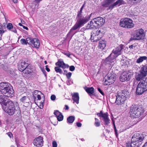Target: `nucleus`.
I'll list each match as a JSON object with an SVG mask.
<instances>
[{"label":"nucleus","mask_w":147,"mask_h":147,"mask_svg":"<svg viewBox=\"0 0 147 147\" xmlns=\"http://www.w3.org/2000/svg\"><path fill=\"white\" fill-rule=\"evenodd\" d=\"M65 110H67L69 109V107L67 105H65Z\"/></svg>","instance_id":"nucleus-58"},{"label":"nucleus","mask_w":147,"mask_h":147,"mask_svg":"<svg viewBox=\"0 0 147 147\" xmlns=\"http://www.w3.org/2000/svg\"><path fill=\"white\" fill-rule=\"evenodd\" d=\"M13 27L12 24L10 23H9L7 25V28L9 30L11 29Z\"/></svg>","instance_id":"nucleus-39"},{"label":"nucleus","mask_w":147,"mask_h":147,"mask_svg":"<svg viewBox=\"0 0 147 147\" xmlns=\"http://www.w3.org/2000/svg\"><path fill=\"white\" fill-rule=\"evenodd\" d=\"M94 19L90 22V23L88 24V27L90 29H93L94 28L97 27L96 25V22H94Z\"/></svg>","instance_id":"nucleus-24"},{"label":"nucleus","mask_w":147,"mask_h":147,"mask_svg":"<svg viewBox=\"0 0 147 147\" xmlns=\"http://www.w3.org/2000/svg\"><path fill=\"white\" fill-rule=\"evenodd\" d=\"M105 78H106L107 79L110 80V82L114 83V75L111 74H108L107 76H106Z\"/></svg>","instance_id":"nucleus-26"},{"label":"nucleus","mask_w":147,"mask_h":147,"mask_svg":"<svg viewBox=\"0 0 147 147\" xmlns=\"http://www.w3.org/2000/svg\"><path fill=\"white\" fill-rule=\"evenodd\" d=\"M52 146L53 147H57V142L55 141H53L52 142Z\"/></svg>","instance_id":"nucleus-43"},{"label":"nucleus","mask_w":147,"mask_h":147,"mask_svg":"<svg viewBox=\"0 0 147 147\" xmlns=\"http://www.w3.org/2000/svg\"><path fill=\"white\" fill-rule=\"evenodd\" d=\"M145 34L144 30L142 29L137 30L136 33L133 34L131 36V38L133 40H140L144 38Z\"/></svg>","instance_id":"nucleus-8"},{"label":"nucleus","mask_w":147,"mask_h":147,"mask_svg":"<svg viewBox=\"0 0 147 147\" xmlns=\"http://www.w3.org/2000/svg\"><path fill=\"white\" fill-rule=\"evenodd\" d=\"M138 45L137 43H135L132 45H131L129 46V48L131 51L133 50Z\"/></svg>","instance_id":"nucleus-35"},{"label":"nucleus","mask_w":147,"mask_h":147,"mask_svg":"<svg viewBox=\"0 0 147 147\" xmlns=\"http://www.w3.org/2000/svg\"><path fill=\"white\" fill-rule=\"evenodd\" d=\"M126 146L127 147H131V143L128 142L126 143Z\"/></svg>","instance_id":"nucleus-53"},{"label":"nucleus","mask_w":147,"mask_h":147,"mask_svg":"<svg viewBox=\"0 0 147 147\" xmlns=\"http://www.w3.org/2000/svg\"><path fill=\"white\" fill-rule=\"evenodd\" d=\"M113 123V125L114 126L115 133V134L116 135V137H117L118 134H117V130L116 129V128L115 126V123Z\"/></svg>","instance_id":"nucleus-44"},{"label":"nucleus","mask_w":147,"mask_h":147,"mask_svg":"<svg viewBox=\"0 0 147 147\" xmlns=\"http://www.w3.org/2000/svg\"><path fill=\"white\" fill-rule=\"evenodd\" d=\"M31 42L30 45L33 47L38 48L39 46L40 42L39 40L37 38H31Z\"/></svg>","instance_id":"nucleus-14"},{"label":"nucleus","mask_w":147,"mask_h":147,"mask_svg":"<svg viewBox=\"0 0 147 147\" xmlns=\"http://www.w3.org/2000/svg\"><path fill=\"white\" fill-rule=\"evenodd\" d=\"M124 3V2L123 0H120V5Z\"/></svg>","instance_id":"nucleus-57"},{"label":"nucleus","mask_w":147,"mask_h":147,"mask_svg":"<svg viewBox=\"0 0 147 147\" xmlns=\"http://www.w3.org/2000/svg\"><path fill=\"white\" fill-rule=\"evenodd\" d=\"M5 106L7 107L5 110L6 112L10 115H13L15 112V109L13 102L10 100H8Z\"/></svg>","instance_id":"nucleus-9"},{"label":"nucleus","mask_w":147,"mask_h":147,"mask_svg":"<svg viewBox=\"0 0 147 147\" xmlns=\"http://www.w3.org/2000/svg\"><path fill=\"white\" fill-rule=\"evenodd\" d=\"M75 67L74 66H71L69 67V70L71 71H73L74 70Z\"/></svg>","instance_id":"nucleus-46"},{"label":"nucleus","mask_w":147,"mask_h":147,"mask_svg":"<svg viewBox=\"0 0 147 147\" xmlns=\"http://www.w3.org/2000/svg\"><path fill=\"white\" fill-rule=\"evenodd\" d=\"M94 22H96V25L97 26H102L105 22L104 19L101 17H98L94 18Z\"/></svg>","instance_id":"nucleus-15"},{"label":"nucleus","mask_w":147,"mask_h":147,"mask_svg":"<svg viewBox=\"0 0 147 147\" xmlns=\"http://www.w3.org/2000/svg\"><path fill=\"white\" fill-rule=\"evenodd\" d=\"M106 47L105 41V40H101L99 42L98 47L101 49H103Z\"/></svg>","instance_id":"nucleus-25"},{"label":"nucleus","mask_w":147,"mask_h":147,"mask_svg":"<svg viewBox=\"0 0 147 147\" xmlns=\"http://www.w3.org/2000/svg\"><path fill=\"white\" fill-rule=\"evenodd\" d=\"M22 27L24 29H25L27 30H28V27H26L23 25L22 26Z\"/></svg>","instance_id":"nucleus-59"},{"label":"nucleus","mask_w":147,"mask_h":147,"mask_svg":"<svg viewBox=\"0 0 147 147\" xmlns=\"http://www.w3.org/2000/svg\"><path fill=\"white\" fill-rule=\"evenodd\" d=\"M124 46L122 45H120V48H121V49H122L123 48Z\"/></svg>","instance_id":"nucleus-62"},{"label":"nucleus","mask_w":147,"mask_h":147,"mask_svg":"<svg viewBox=\"0 0 147 147\" xmlns=\"http://www.w3.org/2000/svg\"><path fill=\"white\" fill-rule=\"evenodd\" d=\"M119 3V0H118L116 2L114 3L113 4L110 5L108 8L107 9L108 10L111 9V10L113 8L117 5Z\"/></svg>","instance_id":"nucleus-31"},{"label":"nucleus","mask_w":147,"mask_h":147,"mask_svg":"<svg viewBox=\"0 0 147 147\" xmlns=\"http://www.w3.org/2000/svg\"><path fill=\"white\" fill-rule=\"evenodd\" d=\"M48 66L47 65L46 66V69L48 72H49L50 71V69L48 68Z\"/></svg>","instance_id":"nucleus-55"},{"label":"nucleus","mask_w":147,"mask_h":147,"mask_svg":"<svg viewBox=\"0 0 147 147\" xmlns=\"http://www.w3.org/2000/svg\"><path fill=\"white\" fill-rule=\"evenodd\" d=\"M12 1H13L14 3H17L18 0H11Z\"/></svg>","instance_id":"nucleus-63"},{"label":"nucleus","mask_w":147,"mask_h":147,"mask_svg":"<svg viewBox=\"0 0 147 147\" xmlns=\"http://www.w3.org/2000/svg\"><path fill=\"white\" fill-rule=\"evenodd\" d=\"M102 120L105 122V124L106 125H108L110 123V120L108 117L102 119Z\"/></svg>","instance_id":"nucleus-36"},{"label":"nucleus","mask_w":147,"mask_h":147,"mask_svg":"<svg viewBox=\"0 0 147 147\" xmlns=\"http://www.w3.org/2000/svg\"><path fill=\"white\" fill-rule=\"evenodd\" d=\"M39 93H41L43 95V94L40 91H38V90H36L34 91L33 93V96H34L35 95H38V94H39Z\"/></svg>","instance_id":"nucleus-38"},{"label":"nucleus","mask_w":147,"mask_h":147,"mask_svg":"<svg viewBox=\"0 0 147 147\" xmlns=\"http://www.w3.org/2000/svg\"><path fill=\"white\" fill-rule=\"evenodd\" d=\"M147 75V66L141 67L139 73L136 76L138 81H140L137 85L136 89L137 95H141L147 90V78H145Z\"/></svg>","instance_id":"nucleus-1"},{"label":"nucleus","mask_w":147,"mask_h":147,"mask_svg":"<svg viewBox=\"0 0 147 147\" xmlns=\"http://www.w3.org/2000/svg\"><path fill=\"white\" fill-rule=\"evenodd\" d=\"M75 117L73 116H70L67 118V122L69 123H72L75 120Z\"/></svg>","instance_id":"nucleus-30"},{"label":"nucleus","mask_w":147,"mask_h":147,"mask_svg":"<svg viewBox=\"0 0 147 147\" xmlns=\"http://www.w3.org/2000/svg\"><path fill=\"white\" fill-rule=\"evenodd\" d=\"M0 91L2 94L8 97H12L13 93L11 87L7 86L6 83L3 82L0 83Z\"/></svg>","instance_id":"nucleus-3"},{"label":"nucleus","mask_w":147,"mask_h":147,"mask_svg":"<svg viewBox=\"0 0 147 147\" xmlns=\"http://www.w3.org/2000/svg\"><path fill=\"white\" fill-rule=\"evenodd\" d=\"M56 65H57L59 67H61L63 69L66 68H68L69 66L68 65L65 64L63 61L59 60L58 61L55 63Z\"/></svg>","instance_id":"nucleus-16"},{"label":"nucleus","mask_w":147,"mask_h":147,"mask_svg":"<svg viewBox=\"0 0 147 147\" xmlns=\"http://www.w3.org/2000/svg\"><path fill=\"white\" fill-rule=\"evenodd\" d=\"M115 0H105L103 1L102 3V5L105 7H107L112 3H113Z\"/></svg>","instance_id":"nucleus-22"},{"label":"nucleus","mask_w":147,"mask_h":147,"mask_svg":"<svg viewBox=\"0 0 147 147\" xmlns=\"http://www.w3.org/2000/svg\"><path fill=\"white\" fill-rule=\"evenodd\" d=\"M119 55V48H116L113 50V53L106 58L105 61L104 63L105 65L110 64L114 62V59L117 57Z\"/></svg>","instance_id":"nucleus-5"},{"label":"nucleus","mask_w":147,"mask_h":147,"mask_svg":"<svg viewBox=\"0 0 147 147\" xmlns=\"http://www.w3.org/2000/svg\"><path fill=\"white\" fill-rule=\"evenodd\" d=\"M64 73L63 74H67V71L66 70H64Z\"/></svg>","instance_id":"nucleus-64"},{"label":"nucleus","mask_w":147,"mask_h":147,"mask_svg":"<svg viewBox=\"0 0 147 147\" xmlns=\"http://www.w3.org/2000/svg\"><path fill=\"white\" fill-rule=\"evenodd\" d=\"M94 124L96 127H98L100 125V123L98 122H95Z\"/></svg>","instance_id":"nucleus-47"},{"label":"nucleus","mask_w":147,"mask_h":147,"mask_svg":"<svg viewBox=\"0 0 147 147\" xmlns=\"http://www.w3.org/2000/svg\"><path fill=\"white\" fill-rule=\"evenodd\" d=\"M76 124L77 126L78 127H81L82 126V124L79 122H77Z\"/></svg>","instance_id":"nucleus-51"},{"label":"nucleus","mask_w":147,"mask_h":147,"mask_svg":"<svg viewBox=\"0 0 147 147\" xmlns=\"http://www.w3.org/2000/svg\"><path fill=\"white\" fill-rule=\"evenodd\" d=\"M142 141L136 140L135 142H133V140H131V147H138L142 144Z\"/></svg>","instance_id":"nucleus-18"},{"label":"nucleus","mask_w":147,"mask_h":147,"mask_svg":"<svg viewBox=\"0 0 147 147\" xmlns=\"http://www.w3.org/2000/svg\"><path fill=\"white\" fill-rule=\"evenodd\" d=\"M72 97V99L74 101L78 104L79 103V94L78 93H75L71 95Z\"/></svg>","instance_id":"nucleus-20"},{"label":"nucleus","mask_w":147,"mask_h":147,"mask_svg":"<svg viewBox=\"0 0 147 147\" xmlns=\"http://www.w3.org/2000/svg\"><path fill=\"white\" fill-rule=\"evenodd\" d=\"M143 139V136L141 134L136 133L133 135L131 140L134 142L136 140L142 141Z\"/></svg>","instance_id":"nucleus-13"},{"label":"nucleus","mask_w":147,"mask_h":147,"mask_svg":"<svg viewBox=\"0 0 147 147\" xmlns=\"http://www.w3.org/2000/svg\"><path fill=\"white\" fill-rule=\"evenodd\" d=\"M42 72L43 74H44L45 76V77H46L47 76V74H46V72L45 71V70H42Z\"/></svg>","instance_id":"nucleus-56"},{"label":"nucleus","mask_w":147,"mask_h":147,"mask_svg":"<svg viewBox=\"0 0 147 147\" xmlns=\"http://www.w3.org/2000/svg\"><path fill=\"white\" fill-rule=\"evenodd\" d=\"M61 114V113L58 110L55 111L54 113V114L56 115V117Z\"/></svg>","instance_id":"nucleus-40"},{"label":"nucleus","mask_w":147,"mask_h":147,"mask_svg":"<svg viewBox=\"0 0 147 147\" xmlns=\"http://www.w3.org/2000/svg\"><path fill=\"white\" fill-rule=\"evenodd\" d=\"M56 97L55 95H52L51 96V99L52 100H55L56 99Z\"/></svg>","instance_id":"nucleus-45"},{"label":"nucleus","mask_w":147,"mask_h":147,"mask_svg":"<svg viewBox=\"0 0 147 147\" xmlns=\"http://www.w3.org/2000/svg\"><path fill=\"white\" fill-rule=\"evenodd\" d=\"M144 112L143 108L133 105L130 107L129 113L132 118H138Z\"/></svg>","instance_id":"nucleus-4"},{"label":"nucleus","mask_w":147,"mask_h":147,"mask_svg":"<svg viewBox=\"0 0 147 147\" xmlns=\"http://www.w3.org/2000/svg\"><path fill=\"white\" fill-rule=\"evenodd\" d=\"M20 101L24 105H28L30 99L27 96H24L20 99Z\"/></svg>","instance_id":"nucleus-19"},{"label":"nucleus","mask_w":147,"mask_h":147,"mask_svg":"<svg viewBox=\"0 0 147 147\" xmlns=\"http://www.w3.org/2000/svg\"><path fill=\"white\" fill-rule=\"evenodd\" d=\"M82 10L83 9L81 8L80 11L78 12L76 17L78 18L77 21L70 30L69 33L72 32L73 30H76L83 26L89 20L92 14L84 17L82 16Z\"/></svg>","instance_id":"nucleus-2"},{"label":"nucleus","mask_w":147,"mask_h":147,"mask_svg":"<svg viewBox=\"0 0 147 147\" xmlns=\"http://www.w3.org/2000/svg\"><path fill=\"white\" fill-rule=\"evenodd\" d=\"M32 71V70L31 69L29 68L28 67H26V68L23 70V71H22L23 73L26 74H29L31 73Z\"/></svg>","instance_id":"nucleus-32"},{"label":"nucleus","mask_w":147,"mask_h":147,"mask_svg":"<svg viewBox=\"0 0 147 147\" xmlns=\"http://www.w3.org/2000/svg\"><path fill=\"white\" fill-rule=\"evenodd\" d=\"M84 88L86 91L90 96V95L94 92V88L92 87H85Z\"/></svg>","instance_id":"nucleus-23"},{"label":"nucleus","mask_w":147,"mask_h":147,"mask_svg":"<svg viewBox=\"0 0 147 147\" xmlns=\"http://www.w3.org/2000/svg\"><path fill=\"white\" fill-rule=\"evenodd\" d=\"M103 82H104L103 84L105 85H109L113 83L110 82V80L109 79L106 78H105L103 80Z\"/></svg>","instance_id":"nucleus-29"},{"label":"nucleus","mask_w":147,"mask_h":147,"mask_svg":"<svg viewBox=\"0 0 147 147\" xmlns=\"http://www.w3.org/2000/svg\"><path fill=\"white\" fill-rule=\"evenodd\" d=\"M132 74L129 71H124L121 73L120 77V81L122 82L128 81L131 78Z\"/></svg>","instance_id":"nucleus-10"},{"label":"nucleus","mask_w":147,"mask_h":147,"mask_svg":"<svg viewBox=\"0 0 147 147\" xmlns=\"http://www.w3.org/2000/svg\"><path fill=\"white\" fill-rule=\"evenodd\" d=\"M64 54L66 55V56H67L68 57H69L70 55V53H64Z\"/></svg>","instance_id":"nucleus-52"},{"label":"nucleus","mask_w":147,"mask_h":147,"mask_svg":"<svg viewBox=\"0 0 147 147\" xmlns=\"http://www.w3.org/2000/svg\"><path fill=\"white\" fill-rule=\"evenodd\" d=\"M142 147H147V142L145 143Z\"/></svg>","instance_id":"nucleus-61"},{"label":"nucleus","mask_w":147,"mask_h":147,"mask_svg":"<svg viewBox=\"0 0 147 147\" xmlns=\"http://www.w3.org/2000/svg\"><path fill=\"white\" fill-rule=\"evenodd\" d=\"M34 145L37 147H41L43 146V138L40 136L35 138L33 142Z\"/></svg>","instance_id":"nucleus-12"},{"label":"nucleus","mask_w":147,"mask_h":147,"mask_svg":"<svg viewBox=\"0 0 147 147\" xmlns=\"http://www.w3.org/2000/svg\"><path fill=\"white\" fill-rule=\"evenodd\" d=\"M58 120L59 121H61L63 120V116L61 113L57 117Z\"/></svg>","instance_id":"nucleus-37"},{"label":"nucleus","mask_w":147,"mask_h":147,"mask_svg":"<svg viewBox=\"0 0 147 147\" xmlns=\"http://www.w3.org/2000/svg\"><path fill=\"white\" fill-rule=\"evenodd\" d=\"M28 66V64L25 62L24 61L22 62L21 64L18 65V68L19 71H22Z\"/></svg>","instance_id":"nucleus-17"},{"label":"nucleus","mask_w":147,"mask_h":147,"mask_svg":"<svg viewBox=\"0 0 147 147\" xmlns=\"http://www.w3.org/2000/svg\"><path fill=\"white\" fill-rule=\"evenodd\" d=\"M99 117H101L104 119L108 117V113L107 112L103 113L102 111H101L100 112Z\"/></svg>","instance_id":"nucleus-28"},{"label":"nucleus","mask_w":147,"mask_h":147,"mask_svg":"<svg viewBox=\"0 0 147 147\" xmlns=\"http://www.w3.org/2000/svg\"><path fill=\"white\" fill-rule=\"evenodd\" d=\"M98 91L102 95H104V93L101 90L100 88H98Z\"/></svg>","instance_id":"nucleus-49"},{"label":"nucleus","mask_w":147,"mask_h":147,"mask_svg":"<svg viewBox=\"0 0 147 147\" xmlns=\"http://www.w3.org/2000/svg\"><path fill=\"white\" fill-rule=\"evenodd\" d=\"M129 95V92L126 90L122 91L120 93V102L122 104L124 103Z\"/></svg>","instance_id":"nucleus-11"},{"label":"nucleus","mask_w":147,"mask_h":147,"mask_svg":"<svg viewBox=\"0 0 147 147\" xmlns=\"http://www.w3.org/2000/svg\"><path fill=\"white\" fill-rule=\"evenodd\" d=\"M31 38L28 37L25 40V39L22 38L21 39L20 41L21 44L23 45H26L27 44L30 45L31 42Z\"/></svg>","instance_id":"nucleus-21"},{"label":"nucleus","mask_w":147,"mask_h":147,"mask_svg":"<svg viewBox=\"0 0 147 147\" xmlns=\"http://www.w3.org/2000/svg\"><path fill=\"white\" fill-rule=\"evenodd\" d=\"M119 93L118 92H117V95L116 96V98L115 103H116L117 105H119Z\"/></svg>","instance_id":"nucleus-33"},{"label":"nucleus","mask_w":147,"mask_h":147,"mask_svg":"<svg viewBox=\"0 0 147 147\" xmlns=\"http://www.w3.org/2000/svg\"><path fill=\"white\" fill-rule=\"evenodd\" d=\"M120 26L125 28H132L134 26L133 21L130 18L121 19L120 21Z\"/></svg>","instance_id":"nucleus-7"},{"label":"nucleus","mask_w":147,"mask_h":147,"mask_svg":"<svg viewBox=\"0 0 147 147\" xmlns=\"http://www.w3.org/2000/svg\"><path fill=\"white\" fill-rule=\"evenodd\" d=\"M42 0H35V2L37 3H39L40 1H42Z\"/></svg>","instance_id":"nucleus-60"},{"label":"nucleus","mask_w":147,"mask_h":147,"mask_svg":"<svg viewBox=\"0 0 147 147\" xmlns=\"http://www.w3.org/2000/svg\"><path fill=\"white\" fill-rule=\"evenodd\" d=\"M103 29H95L92 31L90 39L94 42H97L103 36L104 34Z\"/></svg>","instance_id":"nucleus-6"},{"label":"nucleus","mask_w":147,"mask_h":147,"mask_svg":"<svg viewBox=\"0 0 147 147\" xmlns=\"http://www.w3.org/2000/svg\"><path fill=\"white\" fill-rule=\"evenodd\" d=\"M3 27L1 24L0 23V34H2L4 31L3 30Z\"/></svg>","instance_id":"nucleus-41"},{"label":"nucleus","mask_w":147,"mask_h":147,"mask_svg":"<svg viewBox=\"0 0 147 147\" xmlns=\"http://www.w3.org/2000/svg\"><path fill=\"white\" fill-rule=\"evenodd\" d=\"M72 74L71 72H69L68 73L66 74V75L67 78L68 79H70V78L71 75Z\"/></svg>","instance_id":"nucleus-42"},{"label":"nucleus","mask_w":147,"mask_h":147,"mask_svg":"<svg viewBox=\"0 0 147 147\" xmlns=\"http://www.w3.org/2000/svg\"><path fill=\"white\" fill-rule=\"evenodd\" d=\"M41 96L40 95L38 94L37 95V98L38 100H40L41 99Z\"/></svg>","instance_id":"nucleus-54"},{"label":"nucleus","mask_w":147,"mask_h":147,"mask_svg":"<svg viewBox=\"0 0 147 147\" xmlns=\"http://www.w3.org/2000/svg\"><path fill=\"white\" fill-rule=\"evenodd\" d=\"M7 134L8 136L10 137L11 138L13 136V135L12 133L11 132H8L7 133Z\"/></svg>","instance_id":"nucleus-50"},{"label":"nucleus","mask_w":147,"mask_h":147,"mask_svg":"<svg viewBox=\"0 0 147 147\" xmlns=\"http://www.w3.org/2000/svg\"><path fill=\"white\" fill-rule=\"evenodd\" d=\"M10 30H11L12 31L14 32V33H16L17 31L16 30L15 28L13 27Z\"/></svg>","instance_id":"nucleus-48"},{"label":"nucleus","mask_w":147,"mask_h":147,"mask_svg":"<svg viewBox=\"0 0 147 147\" xmlns=\"http://www.w3.org/2000/svg\"><path fill=\"white\" fill-rule=\"evenodd\" d=\"M55 71L57 73H59L60 74H63V71L61 69L60 67H55Z\"/></svg>","instance_id":"nucleus-34"},{"label":"nucleus","mask_w":147,"mask_h":147,"mask_svg":"<svg viewBox=\"0 0 147 147\" xmlns=\"http://www.w3.org/2000/svg\"><path fill=\"white\" fill-rule=\"evenodd\" d=\"M147 59V57L146 56H142L136 60V63H140L142 62L144 60H146Z\"/></svg>","instance_id":"nucleus-27"}]
</instances>
